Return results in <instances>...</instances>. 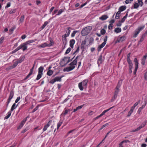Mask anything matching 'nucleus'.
Wrapping results in <instances>:
<instances>
[{"label": "nucleus", "mask_w": 147, "mask_h": 147, "mask_svg": "<svg viewBox=\"0 0 147 147\" xmlns=\"http://www.w3.org/2000/svg\"><path fill=\"white\" fill-rule=\"evenodd\" d=\"M92 29L90 26L86 27L84 28L81 31V34L82 36H85L88 35Z\"/></svg>", "instance_id": "f257e3e1"}, {"label": "nucleus", "mask_w": 147, "mask_h": 147, "mask_svg": "<svg viewBox=\"0 0 147 147\" xmlns=\"http://www.w3.org/2000/svg\"><path fill=\"white\" fill-rule=\"evenodd\" d=\"M50 42L48 43L47 42H44L40 45H39L37 46V47L39 48H44L45 47H50L52 46L54 44V42L52 40H50Z\"/></svg>", "instance_id": "f03ea898"}, {"label": "nucleus", "mask_w": 147, "mask_h": 147, "mask_svg": "<svg viewBox=\"0 0 147 147\" xmlns=\"http://www.w3.org/2000/svg\"><path fill=\"white\" fill-rule=\"evenodd\" d=\"M14 94V92L13 90H11L10 92L9 95L8 99L7 100V101L6 102V108H7L11 100L13 98Z\"/></svg>", "instance_id": "7ed1b4c3"}, {"label": "nucleus", "mask_w": 147, "mask_h": 147, "mask_svg": "<svg viewBox=\"0 0 147 147\" xmlns=\"http://www.w3.org/2000/svg\"><path fill=\"white\" fill-rule=\"evenodd\" d=\"M134 60L135 62V68L134 71V74L135 75L136 74L137 70L138 68V63L136 58H135Z\"/></svg>", "instance_id": "20e7f679"}, {"label": "nucleus", "mask_w": 147, "mask_h": 147, "mask_svg": "<svg viewBox=\"0 0 147 147\" xmlns=\"http://www.w3.org/2000/svg\"><path fill=\"white\" fill-rule=\"evenodd\" d=\"M71 110L70 109H67L66 108L64 109L63 111L61 114L62 117H65L67 113L68 112H70Z\"/></svg>", "instance_id": "39448f33"}, {"label": "nucleus", "mask_w": 147, "mask_h": 147, "mask_svg": "<svg viewBox=\"0 0 147 147\" xmlns=\"http://www.w3.org/2000/svg\"><path fill=\"white\" fill-rule=\"evenodd\" d=\"M34 65L32 67V68L30 69V71L29 74L24 78V80H26V79H28L30 77V76L32 74L33 72L34 69Z\"/></svg>", "instance_id": "423d86ee"}, {"label": "nucleus", "mask_w": 147, "mask_h": 147, "mask_svg": "<svg viewBox=\"0 0 147 147\" xmlns=\"http://www.w3.org/2000/svg\"><path fill=\"white\" fill-rule=\"evenodd\" d=\"M75 68V66H69L68 67H67L65 68L63 70V71L64 72L65 71H67L69 72V71H71L72 70L74 69Z\"/></svg>", "instance_id": "0eeeda50"}, {"label": "nucleus", "mask_w": 147, "mask_h": 147, "mask_svg": "<svg viewBox=\"0 0 147 147\" xmlns=\"http://www.w3.org/2000/svg\"><path fill=\"white\" fill-rule=\"evenodd\" d=\"M51 123L52 121L50 120L49 121L48 123L45 125L43 129V132L46 131L47 129V128L50 126Z\"/></svg>", "instance_id": "6e6552de"}, {"label": "nucleus", "mask_w": 147, "mask_h": 147, "mask_svg": "<svg viewBox=\"0 0 147 147\" xmlns=\"http://www.w3.org/2000/svg\"><path fill=\"white\" fill-rule=\"evenodd\" d=\"M27 45L25 44L24 43L22 44L21 45L19 46L20 49L22 48V50L24 51L27 49Z\"/></svg>", "instance_id": "1a4fd4ad"}, {"label": "nucleus", "mask_w": 147, "mask_h": 147, "mask_svg": "<svg viewBox=\"0 0 147 147\" xmlns=\"http://www.w3.org/2000/svg\"><path fill=\"white\" fill-rule=\"evenodd\" d=\"M29 116H28L26 118H24L20 123V125H19V127L20 128L22 127L24 125V124L25 123L26 121L27 120V118H29Z\"/></svg>", "instance_id": "9d476101"}, {"label": "nucleus", "mask_w": 147, "mask_h": 147, "mask_svg": "<svg viewBox=\"0 0 147 147\" xmlns=\"http://www.w3.org/2000/svg\"><path fill=\"white\" fill-rule=\"evenodd\" d=\"M75 42V41L74 39H72L69 41V46L72 48L74 47V45Z\"/></svg>", "instance_id": "9b49d317"}, {"label": "nucleus", "mask_w": 147, "mask_h": 147, "mask_svg": "<svg viewBox=\"0 0 147 147\" xmlns=\"http://www.w3.org/2000/svg\"><path fill=\"white\" fill-rule=\"evenodd\" d=\"M108 18V16L107 15H104L102 16L99 18V19L102 20H106Z\"/></svg>", "instance_id": "f8f14e48"}, {"label": "nucleus", "mask_w": 147, "mask_h": 147, "mask_svg": "<svg viewBox=\"0 0 147 147\" xmlns=\"http://www.w3.org/2000/svg\"><path fill=\"white\" fill-rule=\"evenodd\" d=\"M126 9V7L125 6H122L120 7L119 9V11L120 12L125 10Z\"/></svg>", "instance_id": "ddd939ff"}, {"label": "nucleus", "mask_w": 147, "mask_h": 147, "mask_svg": "<svg viewBox=\"0 0 147 147\" xmlns=\"http://www.w3.org/2000/svg\"><path fill=\"white\" fill-rule=\"evenodd\" d=\"M77 63V61L76 59H75L72 62H71L69 64V65L71 66H75L76 65Z\"/></svg>", "instance_id": "4468645a"}, {"label": "nucleus", "mask_w": 147, "mask_h": 147, "mask_svg": "<svg viewBox=\"0 0 147 147\" xmlns=\"http://www.w3.org/2000/svg\"><path fill=\"white\" fill-rule=\"evenodd\" d=\"M114 107V106H113V107L109 108V109L106 110L105 111H104L103 112L100 114V115H101V116H103V115H104L105 114V113L109 111L112 108H113Z\"/></svg>", "instance_id": "2eb2a0df"}, {"label": "nucleus", "mask_w": 147, "mask_h": 147, "mask_svg": "<svg viewBox=\"0 0 147 147\" xmlns=\"http://www.w3.org/2000/svg\"><path fill=\"white\" fill-rule=\"evenodd\" d=\"M147 100L146 99H145L144 100V104L143 105L142 107H140L138 109V110L139 111H141L142 109L144 108L145 107V106L147 104Z\"/></svg>", "instance_id": "dca6fc26"}, {"label": "nucleus", "mask_w": 147, "mask_h": 147, "mask_svg": "<svg viewBox=\"0 0 147 147\" xmlns=\"http://www.w3.org/2000/svg\"><path fill=\"white\" fill-rule=\"evenodd\" d=\"M102 61V55H100L99 56V58L98 59L97 61V63L98 65L99 64H101Z\"/></svg>", "instance_id": "f3484780"}, {"label": "nucleus", "mask_w": 147, "mask_h": 147, "mask_svg": "<svg viewBox=\"0 0 147 147\" xmlns=\"http://www.w3.org/2000/svg\"><path fill=\"white\" fill-rule=\"evenodd\" d=\"M44 68L42 66L40 67L38 69V73L43 74Z\"/></svg>", "instance_id": "a211bd4d"}, {"label": "nucleus", "mask_w": 147, "mask_h": 147, "mask_svg": "<svg viewBox=\"0 0 147 147\" xmlns=\"http://www.w3.org/2000/svg\"><path fill=\"white\" fill-rule=\"evenodd\" d=\"M24 59L25 56H24L22 57H21L17 61L18 62V63H21L24 60Z\"/></svg>", "instance_id": "6ab92c4d"}, {"label": "nucleus", "mask_w": 147, "mask_h": 147, "mask_svg": "<svg viewBox=\"0 0 147 147\" xmlns=\"http://www.w3.org/2000/svg\"><path fill=\"white\" fill-rule=\"evenodd\" d=\"M24 15L22 16L20 19L19 20V22L20 24L21 23H22L24 21Z\"/></svg>", "instance_id": "aec40b11"}, {"label": "nucleus", "mask_w": 147, "mask_h": 147, "mask_svg": "<svg viewBox=\"0 0 147 147\" xmlns=\"http://www.w3.org/2000/svg\"><path fill=\"white\" fill-rule=\"evenodd\" d=\"M63 76H62L61 77L57 76L55 77L54 79H55L56 82L59 81L60 82L61 81V79Z\"/></svg>", "instance_id": "412c9836"}, {"label": "nucleus", "mask_w": 147, "mask_h": 147, "mask_svg": "<svg viewBox=\"0 0 147 147\" xmlns=\"http://www.w3.org/2000/svg\"><path fill=\"white\" fill-rule=\"evenodd\" d=\"M17 106V105L16 106V103H15L13 104L11 109V111H12L14 109H16V108Z\"/></svg>", "instance_id": "4be33fe9"}, {"label": "nucleus", "mask_w": 147, "mask_h": 147, "mask_svg": "<svg viewBox=\"0 0 147 147\" xmlns=\"http://www.w3.org/2000/svg\"><path fill=\"white\" fill-rule=\"evenodd\" d=\"M83 85L82 82H80L78 84V87L80 90H83Z\"/></svg>", "instance_id": "5701e85b"}, {"label": "nucleus", "mask_w": 147, "mask_h": 147, "mask_svg": "<svg viewBox=\"0 0 147 147\" xmlns=\"http://www.w3.org/2000/svg\"><path fill=\"white\" fill-rule=\"evenodd\" d=\"M11 114V111H9L7 114V115L4 117V119H7L9 118Z\"/></svg>", "instance_id": "b1692460"}, {"label": "nucleus", "mask_w": 147, "mask_h": 147, "mask_svg": "<svg viewBox=\"0 0 147 147\" xmlns=\"http://www.w3.org/2000/svg\"><path fill=\"white\" fill-rule=\"evenodd\" d=\"M121 29L120 28H116L114 30V32L117 33L120 32H121Z\"/></svg>", "instance_id": "393cba45"}, {"label": "nucleus", "mask_w": 147, "mask_h": 147, "mask_svg": "<svg viewBox=\"0 0 147 147\" xmlns=\"http://www.w3.org/2000/svg\"><path fill=\"white\" fill-rule=\"evenodd\" d=\"M71 28L70 27H68L66 28V32L65 34H67L69 36L70 33L71 31L70 29H71Z\"/></svg>", "instance_id": "a878e982"}, {"label": "nucleus", "mask_w": 147, "mask_h": 147, "mask_svg": "<svg viewBox=\"0 0 147 147\" xmlns=\"http://www.w3.org/2000/svg\"><path fill=\"white\" fill-rule=\"evenodd\" d=\"M83 105H82L78 106L77 107L76 109H74L73 112H75L77 111V110H78L79 109H81L83 107Z\"/></svg>", "instance_id": "bb28decb"}, {"label": "nucleus", "mask_w": 147, "mask_h": 147, "mask_svg": "<svg viewBox=\"0 0 147 147\" xmlns=\"http://www.w3.org/2000/svg\"><path fill=\"white\" fill-rule=\"evenodd\" d=\"M122 84V81H119L118 82V84L116 87V89H119V88L120 87L121 84Z\"/></svg>", "instance_id": "cd10ccee"}, {"label": "nucleus", "mask_w": 147, "mask_h": 147, "mask_svg": "<svg viewBox=\"0 0 147 147\" xmlns=\"http://www.w3.org/2000/svg\"><path fill=\"white\" fill-rule=\"evenodd\" d=\"M70 59V57H65L63 59V60L64 61H65V60L67 61V60H68L67 62L66 63V64H67L68 63L71 61L73 58H72L71 59Z\"/></svg>", "instance_id": "c85d7f7f"}, {"label": "nucleus", "mask_w": 147, "mask_h": 147, "mask_svg": "<svg viewBox=\"0 0 147 147\" xmlns=\"http://www.w3.org/2000/svg\"><path fill=\"white\" fill-rule=\"evenodd\" d=\"M53 74V71L51 70H49L47 73V75L49 76H51Z\"/></svg>", "instance_id": "c756f323"}, {"label": "nucleus", "mask_w": 147, "mask_h": 147, "mask_svg": "<svg viewBox=\"0 0 147 147\" xmlns=\"http://www.w3.org/2000/svg\"><path fill=\"white\" fill-rule=\"evenodd\" d=\"M120 13L121 12L119 11L117 13L115 17V19H119L120 15Z\"/></svg>", "instance_id": "7c9ffc66"}, {"label": "nucleus", "mask_w": 147, "mask_h": 147, "mask_svg": "<svg viewBox=\"0 0 147 147\" xmlns=\"http://www.w3.org/2000/svg\"><path fill=\"white\" fill-rule=\"evenodd\" d=\"M139 32L136 29L135 31L134 32V34L133 35V37L134 38L136 37L139 34Z\"/></svg>", "instance_id": "2f4dec72"}, {"label": "nucleus", "mask_w": 147, "mask_h": 147, "mask_svg": "<svg viewBox=\"0 0 147 147\" xmlns=\"http://www.w3.org/2000/svg\"><path fill=\"white\" fill-rule=\"evenodd\" d=\"M88 81L87 80H83L82 82H82L83 86L84 87L85 86H86L87 84L88 83Z\"/></svg>", "instance_id": "473e14b6"}, {"label": "nucleus", "mask_w": 147, "mask_h": 147, "mask_svg": "<svg viewBox=\"0 0 147 147\" xmlns=\"http://www.w3.org/2000/svg\"><path fill=\"white\" fill-rule=\"evenodd\" d=\"M65 9H60L58 12L57 14H56V16H58L61 14L63 12L65 11Z\"/></svg>", "instance_id": "72a5a7b5"}, {"label": "nucleus", "mask_w": 147, "mask_h": 147, "mask_svg": "<svg viewBox=\"0 0 147 147\" xmlns=\"http://www.w3.org/2000/svg\"><path fill=\"white\" fill-rule=\"evenodd\" d=\"M145 27V25H143L142 26L139 27L137 29L139 32H140L141 31L144 29Z\"/></svg>", "instance_id": "f704fd0d"}, {"label": "nucleus", "mask_w": 147, "mask_h": 147, "mask_svg": "<svg viewBox=\"0 0 147 147\" xmlns=\"http://www.w3.org/2000/svg\"><path fill=\"white\" fill-rule=\"evenodd\" d=\"M42 75L43 74H38H38L37 76V77L36 79V80H39L41 78Z\"/></svg>", "instance_id": "c9c22d12"}, {"label": "nucleus", "mask_w": 147, "mask_h": 147, "mask_svg": "<svg viewBox=\"0 0 147 147\" xmlns=\"http://www.w3.org/2000/svg\"><path fill=\"white\" fill-rule=\"evenodd\" d=\"M78 32V31L77 30H74V31L72 33H71V37L73 38L75 36V34L76 33Z\"/></svg>", "instance_id": "e433bc0d"}, {"label": "nucleus", "mask_w": 147, "mask_h": 147, "mask_svg": "<svg viewBox=\"0 0 147 147\" xmlns=\"http://www.w3.org/2000/svg\"><path fill=\"white\" fill-rule=\"evenodd\" d=\"M139 4L137 3H135L134 5V9H137L139 7Z\"/></svg>", "instance_id": "4c0bfd02"}, {"label": "nucleus", "mask_w": 147, "mask_h": 147, "mask_svg": "<svg viewBox=\"0 0 147 147\" xmlns=\"http://www.w3.org/2000/svg\"><path fill=\"white\" fill-rule=\"evenodd\" d=\"M63 123V121L60 120L57 124V129H58L59 127H60Z\"/></svg>", "instance_id": "58836bf2"}, {"label": "nucleus", "mask_w": 147, "mask_h": 147, "mask_svg": "<svg viewBox=\"0 0 147 147\" xmlns=\"http://www.w3.org/2000/svg\"><path fill=\"white\" fill-rule=\"evenodd\" d=\"M138 3L139 4V5L141 6L142 7L143 5V3L142 1V0H138Z\"/></svg>", "instance_id": "ea45409f"}, {"label": "nucleus", "mask_w": 147, "mask_h": 147, "mask_svg": "<svg viewBox=\"0 0 147 147\" xmlns=\"http://www.w3.org/2000/svg\"><path fill=\"white\" fill-rule=\"evenodd\" d=\"M48 23L49 22L47 21L45 22L41 27L42 29H43L45 27L46 25L48 24Z\"/></svg>", "instance_id": "a19ab883"}, {"label": "nucleus", "mask_w": 147, "mask_h": 147, "mask_svg": "<svg viewBox=\"0 0 147 147\" xmlns=\"http://www.w3.org/2000/svg\"><path fill=\"white\" fill-rule=\"evenodd\" d=\"M4 38L5 36H2L0 38V44L1 45L2 43L3 42Z\"/></svg>", "instance_id": "79ce46f5"}, {"label": "nucleus", "mask_w": 147, "mask_h": 147, "mask_svg": "<svg viewBox=\"0 0 147 147\" xmlns=\"http://www.w3.org/2000/svg\"><path fill=\"white\" fill-rule=\"evenodd\" d=\"M127 141H129V140H124V141H122L119 144V147H123V143L124 142H126Z\"/></svg>", "instance_id": "37998d69"}, {"label": "nucleus", "mask_w": 147, "mask_h": 147, "mask_svg": "<svg viewBox=\"0 0 147 147\" xmlns=\"http://www.w3.org/2000/svg\"><path fill=\"white\" fill-rule=\"evenodd\" d=\"M141 129V127H140L139 126V127H137V128H136V129L133 130H132L131 132H135L136 131H138L140 130Z\"/></svg>", "instance_id": "c03bdc74"}, {"label": "nucleus", "mask_w": 147, "mask_h": 147, "mask_svg": "<svg viewBox=\"0 0 147 147\" xmlns=\"http://www.w3.org/2000/svg\"><path fill=\"white\" fill-rule=\"evenodd\" d=\"M141 129V127H140L139 126V127H137V128H136V129L133 130H132L131 132H135L136 131H138L140 130Z\"/></svg>", "instance_id": "a18cd8bd"}, {"label": "nucleus", "mask_w": 147, "mask_h": 147, "mask_svg": "<svg viewBox=\"0 0 147 147\" xmlns=\"http://www.w3.org/2000/svg\"><path fill=\"white\" fill-rule=\"evenodd\" d=\"M125 36H121L119 38V42H122V41H124L125 40Z\"/></svg>", "instance_id": "49530a36"}, {"label": "nucleus", "mask_w": 147, "mask_h": 147, "mask_svg": "<svg viewBox=\"0 0 147 147\" xmlns=\"http://www.w3.org/2000/svg\"><path fill=\"white\" fill-rule=\"evenodd\" d=\"M71 50V49L70 48H68L66 50V52L65 53V54H68Z\"/></svg>", "instance_id": "de8ad7c7"}, {"label": "nucleus", "mask_w": 147, "mask_h": 147, "mask_svg": "<svg viewBox=\"0 0 147 147\" xmlns=\"http://www.w3.org/2000/svg\"><path fill=\"white\" fill-rule=\"evenodd\" d=\"M106 44L102 42L98 47V48H99L100 49H101L103 47L105 46Z\"/></svg>", "instance_id": "09e8293b"}, {"label": "nucleus", "mask_w": 147, "mask_h": 147, "mask_svg": "<svg viewBox=\"0 0 147 147\" xmlns=\"http://www.w3.org/2000/svg\"><path fill=\"white\" fill-rule=\"evenodd\" d=\"M146 59L143 57L142 60L141 64L143 65H144L145 63Z\"/></svg>", "instance_id": "8fccbe9b"}, {"label": "nucleus", "mask_w": 147, "mask_h": 147, "mask_svg": "<svg viewBox=\"0 0 147 147\" xmlns=\"http://www.w3.org/2000/svg\"><path fill=\"white\" fill-rule=\"evenodd\" d=\"M106 33V30L104 29H102L100 30V33L102 34H105Z\"/></svg>", "instance_id": "3c124183"}, {"label": "nucleus", "mask_w": 147, "mask_h": 147, "mask_svg": "<svg viewBox=\"0 0 147 147\" xmlns=\"http://www.w3.org/2000/svg\"><path fill=\"white\" fill-rule=\"evenodd\" d=\"M62 40L63 43L64 44L65 43V45L67 42V38H62Z\"/></svg>", "instance_id": "603ef678"}, {"label": "nucleus", "mask_w": 147, "mask_h": 147, "mask_svg": "<svg viewBox=\"0 0 147 147\" xmlns=\"http://www.w3.org/2000/svg\"><path fill=\"white\" fill-rule=\"evenodd\" d=\"M86 38L84 39V40L82 42L81 45H83L84 46L86 44Z\"/></svg>", "instance_id": "864d4df0"}, {"label": "nucleus", "mask_w": 147, "mask_h": 147, "mask_svg": "<svg viewBox=\"0 0 147 147\" xmlns=\"http://www.w3.org/2000/svg\"><path fill=\"white\" fill-rule=\"evenodd\" d=\"M14 67L13 66V65H11L9 66L7 68H6V70H9L10 69H11L13 68H14Z\"/></svg>", "instance_id": "5fc2aeb1"}, {"label": "nucleus", "mask_w": 147, "mask_h": 147, "mask_svg": "<svg viewBox=\"0 0 147 147\" xmlns=\"http://www.w3.org/2000/svg\"><path fill=\"white\" fill-rule=\"evenodd\" d=\"M129 64V69H132L133 68V64L132 63H130Z\"/></svg>", "instance_id": "6e6d98bb"}, {"label": "nucleus", "mask_w": 147, "mask_h": 147, "mask_svg": "<svg viewBox=\"0 0 147 147\" xmlns=\"http://www.w3.org/2000/svg\"><path fill=\"white\" fill-rule=\"evenodd\" d=\"M108 36H105V38L104 39V42H103L106 44L107 43V40Z\"/></svg>", "instance_id": "4d7b16f0"}, {"label": "nucleus", "mask_w": 147, "mask_h": 147, "mask_svg": "<svg viewBox=\"0 0 147 147\" xmlns=\"http://www.w3.org/2000/svg\"><path fill=\"white\" fill-rule=\"evenodd\" d=\"M133 0H126L125 1V3L126 4L131 3V2L133 1Z\"/></svg>", "instance_id": "13d9d810"}, {"label": "nucleus", "mask_w": 147, "mask_h": 147, "mask_svg": "<svg viewBox=\"0 0 147 147\" xmlns=\"http://www.w3.org/2000/svg\"><path fill=\"white\" fill-rule=\"evenodd\" d=\"M94 40L93 38H92V37L90 38L89 39V43L90 44L91 43L93 42L94 41Z\"/></svg>", "instance_id": "bf43d9fd"}, {"label": "nucleus", "mask_w": 147, "mask_h": 147, "mask_svg": "<svg viewBox=\"0 0 147 147\" xmlns=\"http://www.w3.org/2000/svg\"><path fill=\"white\" fill-rule=\"evenodd\" d=\"M20 96H18L17 97L15 100V103H17L20 100Z\"/></svg>", "instance_id": "052dcab7"}, {"label": "nucleus", "mask_w": 147, "mask_h": 147, "mask_svg": "<svg viewBox=\"0 0 147 147\" xmlns=\"http://www.w3.org/2000/svg\"><path fill=\"white\" fill-rule=\"evenodd\" d=\"M80 50V47H78L76 51L73 54L74 55L75 53H78Z\"/></svg>", "instance_id": "680f3d73"}, {"label": "nucleus", "mask_w": 147, "mask_h": 147, "mask_svg": "<svg viewBox=\"0 0 147 147\" xmlns=\"http://www.w3.org/2000/svg\"><path fill=\"white\" fill-rule=\"evenodd\" d=\"M16 27L15 26H13L9 30V31L11 32H13V30L16 29Z\"/></svg>", "instance_id": "e2e57ef3"}, {"label": "nucleus", "mask_w": 147, "mask_h": 147, "mask_svg": "<svg viewBox=\"0 0 147 147\" xmlns=\"http://www.w3.org/2000/svg\"><path fill=\"white\" fill-rule=\"evenodd\" d=\"M18 63H18L17 61L16 62H14L13 64V66L14 68L17 65Z\"/></svg>", "instance_id": "0e129e2a"}, {"label": "nucleus", "mask_w": 147, "mask_h": 147, "mask_svg": "<svg viewBox=\"0 0 147 147\" xmlns=\"http://www.w3.org/2000/svg\"><path fill=\"white\" fill-rule=\"evenodd\" d=\"M126 18H127L125 16H124L122 18V19L121 20V23H123V22H124Z\"/></svg>", "instance_id": "69168bd1"}, {"label": "nucleus", "mask_w": 147, "mask_h": 147, "mask_svg": "<svg viewBox=\"0 0 147 147\" xmlns=\"http://www.w3.org/2000/svg\"><path fill=\"white\" fill-rule=\"evenodd\" d=\"M133 112V111L130 110V111L128 113V114L127 115V117H129L131 115V114Z\"/></svg>", "instance_id": "338daca9"}, {"label": "nucleus", "mask_w": 147, "mask_h": 147, "mask_svg": "<svg viewBox=\"0 0 147 147\" xmlns=\"http://www.w3.org/2000/svg\"><path fill=\"white\" fill-rule=\"evenodd\" d=\"M69 36L67 34H65L63 35L62 36V38H66V37Z\"/></svg>", "instance_id": "774afa93"}]
</instances>
